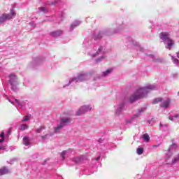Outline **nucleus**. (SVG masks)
<instances>
[{
  "label": "nucleus",
  "instance_id": "27",
  "mask_svg": "<svg viewBox=\"0 0 179 179\" xmlns=\"http://www.w3.org/2000/svg\"><path fill=\"white\" fill-rule=\"evenodd\" d=\"M39 10L43 12V13H47V12H48V9L45 7H40Z\"/></svg>",
  "mask_w": 179,
  "mask_h": 179
},
{
  "label": "nucleus",
  "instance_id": "8",
  "mask_svg": "<svg viewBox=\"0 0 179 179\" xmlns=\"http://www.w3.org/2000/svg\"><path fill=\"white\" fill-rule=\"evenodd\" d=\"M92 105H83L76 112V115H83L85 113L92 111Z\"/></svg>",
  "mask_w": 179,
  "mask_h": 179
},
{
  "label": "nucleus",
  "instance_id": "11",
  "mask_svg": "<svg viewBox=\"0 0 179 179\" xmlns=\"http://www.w3.org/2000/svg\"><path fill=\"white\" fill-rule=\"evenodd\" d=\"M8 101L10 103H11V104H13V106H15V104H17V106L18 107H20V108H23L24 107L26 106V102L24 101H20L19 99H15L14 101H10V99H8Z\"/></svg>",
  "mask_w": 179,
  "mask_h": 179
},
{
  "label": "nucleus",
  "instance_id": "40",
  "mask_svg": "<svg viewBox=\"0 0 179 179\" xmlns=\"http://www.w3.org/2000/svg\"><path fill=\"white\" fill-rule=\"evenodd\" d=\"M3 149H5V148H3V146H0V150H3Z\"/></svg>",
  "mask_w": 179,
  "mask_h": 179
},
{
  "label": "nucleus",
  "instance_id": "16",
  "mask_svg": "<svg viewBox=\"0 0 179 179\" xmlns=\"http://www.w3.org/2000/svg\"><path fill=\"white\" fill-rule=\"evenodd\" d=\"M71 152H72V150H66L63 151L60 155L62 159L65 160L66 156H68L69 153H71Z\"/></svg>",
  "mask_w": 179,
  "mask_h": 179
},
{
  "label": "nucleus",
  "instance_id": "3",
  "mask_svg": "<svg viewBox=\"0 0 179 179\" xmlns=\"http://www.w3.org/2000/svg\"><path fill=\"white\" fill-rule=\"evenodd\" d=\"M170 36H171V34L169 32H162L159 34V37L166 45L165 48L167 50H171L175 44L174 40L171 39Z\"/></svg>",
  "mask_w": 179,
  "mask_h": 179
},
{
  "label": "nucleus",
  "instance_id": "33",
  "mask_svg": "<svg viewBox=\"0 0 179 179\" xmlns=\"http://www.w3.org/2000/svg\"><path fill=\"white\" fill-rule=\"evenodd\" d=\"M174 118H178V115H174V116H170L169 117V120L171 121H173L174 120Z\"/></svg>",
  "mask_w": 179,
  "mask_h": 179
},
{
  "label": "nucleus",
  "instance_id": "42",
  "mask_svg": "<svg viewBox=\"0 0 179 179\" xmlns=\"http://www.w3.org/2000/svg\"><path fill=\"white\" fill-rule=\"evenodd\" d=\"M57 3V1H55L54 3H52V5H55Z\"/></svg>",
  "mask_w": 179,
  "mask_h": 179
},
{
  "label": "nucleus",
  "instance_id": "4",
  "mask_svg": "<svg viewBox=\"0 0 179 179\" xmlns=\"http://www.w3.org/2000/svg\"><path fill=\"white\" fill-rule=\"evenodd\" d=\"M69 124H71V119H69V117H62L59 123L55 127V134L59 132L64 127H66V125H69Z\"/></svg>",
  "mask_w": 179,
  "mask_h": 179
},
{
  "label": "nucleus",
  "instance_id": "14",
  "mask_svg": "<svg viewBox=\"0 0 179 179\" xmlns=\"http://www.w3.org/2000/svg\"><path fill=\"white\" fill-rule=\"evenodd\" d=\"M64 34V31L62 30H57L50 33V36L52 37H59V36H62Z\"/></svg>",
  "mask_w": 179,
  "mask_h": 179
},
{
  "label": "nucleus",
  "instance_id": "43",
  "mask_svg": "<svg viewBox=\"0 0 179 179\" xmlns=\"http://www.w3.org/2000/svg\"><path fill=\"white\" fill-rule=\"evenodd\" d=\"M177 57L179 58V52L177 53Z\"/></svg>",
  "mask_w": 179,
  "mask_h": 179
},
{
  "label": "nucleus",
  "instance_id": "7",
  "mask_svg": "<svg viewBox=\"0 0 179 179\" xmlns=\"http://www.w3.org/2000/svg\"><path fill=\"white\" fill-rule=\"evenodd\" d=\"M15 16H16V13H15L13 9H11L10 14H3L0 17V24H2V23L6 22V20L12 19V17H15Z\"/></svg>",
  "mask_w": 179,
  "mask_h": 179
},
{
  "label": "nucleus",
  "instance_id": "1",
  "mask_svg": "<svg viewBox=\"0 0 179 179\" xmlns=\"http://www.w3.org/2000/svg\"><path fill=\"white\" fill-rule=\"evenodd\" d=\"M157 85L155 84H150L145 87H138L129 97V103H134V101H136V100H139V99H144L152 90H157Z\"/></svg>",
  "mask_w": 179,
  "mask_h": 179
},
{
  "label": "nucleus",
  "instance_id": "31",
  "mask_svg": "<svg viewBox=\"0 0 179 179\" xmlns=\"http://www.w3.org/2000/svg\"><path fill=\"white\" fill-rule=\"evenodd\" d=\"M0 136H1V138H2V139L0 141V143H2V142H3V141H4V137H5V133H1V134H0Z\"/></svg>",
  "mask_w": 179,
  "mask_h": 179
},
{
  "label": "nucleus",
  "instance_id": "32",
  "mask_svg": "<svg viewBox=\"0 0 179 179\" xmlns=\"http://www.w3.org/2000/svg\"><path fill=\"white\" fill-rule=\"evenodd\" d=\"M48 136H51V135H50V134H46V135H45V136H41V138H42L43 141H45V139H48Z\"/></svg>",
  "mask_w": 179,
  "mask_h": 179
},
{
  "label": "nucleus",
  "instance_id": "17",
  "mask_svg": "<svg viewBox=\"0 0 179 179\" xmlns=\"http://www.w3.org/2000/svg\"><path fill=\"white\" fill-rule=\"evenodd\" d=\"M9 173H10V171L5 166L0 169V176H5V174H9Z\"/></svg>",
  "mask_w": 179,
  "mask_h": 179
},
{
  "label": "nucleus",
  "instance_id": "25",
  "mask_svg": "<svg viewBox=\"0 0 179 179\" xmlns=\"http://www.w3.org/2000/svg\"><path fill=\"white\" fill-rule=\"evenodd\" d=\"M44 129H45V127L41 126V127H40L39 128H38V129H36V132L37 134H41V132H42L43 130H44Z\"/></svg>",
  "mask_w": 179,
  "mask_h": 179
},
{
  "label": "nucleus",
  "instance_id": "26",
  "mask_svg": "<svg viewBox=\"0 0 179 179\" xmlns=\"http://www.w3.org/2000/svg\"><path fill=\"white\" fill-rule=\"evenodd\" d=\"M136 153L137 155H142L143 153V148H138L137 150H136Z\"/></svg>",
  "mask_w": 179,
  "mask_h": 179
},
{
  "label": "nucleus",
  "instance_id": "38",
  "mask_svg": "<svg viewBox=\"0 0 179 179\" xmlns=\"http://www.w3.org/2000/svg\"><path fill=\"white\" fill-rule=\"evenodd\" d=\"M129 44H130L131 45H135V43H134L133 41H131L129 42Z\"/></svg>",
  "mask_w": 179,
  "mask_h": 179
},
{
  "label": "nucleus",
  "instance_id": "30",
  "mask_svg": "<svg viewBox=\"0 0 179 179\" xmlns=\"http://www.w3.org/2000/svg\"><path fill=\"white\" fill-rule=\"evenodd\" d=\"M29 120H30V117H29V116H25V117H24V118L22 120V122H26L29 121Z\"/></svg>",
  "mask_w": 179,
  "mask_h": 179
},
{
  "label": "nucleus",
  "instance_id": "39",
  "mask_svg": "<svg viewBox=\"0 0 179 179\" xmlns=\"http://www.w3.org/2000/svg\"><path fill=\"white\" fill-rule=\"evenodd\" d=\"M98 142H99L100 143H101V142H103V139L99 138V139L98 140Z\"/></svg>",
  "mask_w": 179,
  "mask_h": 179
},
{
  "label": "nucleus",
  "instance_id": "22",
  "mask_svg": "<svg viewBox=\"0 0 179 179\" xmlns=\"http://www.w3.org/2000/svg\"><path fill=\"white\" fill-rule=\"evenodd\" d=\"M20 131H26V129H29V125L27 124H21L19 127Z\"/></svg>",
  "mask_w": 179,
  "mask_h": 179
},
{
  "label": "nucleus",
  "instance_id": "20",
  "mask_svg": "<svg viewBox=\"0 0 179 179\" xmlns=\"http://www.w3.org/2000/svg\"><path fill=\"white\" fill-rule=\"evenodd\" d=\"M104 59H106V55H102L100 57L95 59L94 62H95V64H99V63L101 62V61H104Z\"/></svg>",
  "mask_w": 179,
  "mask_h": 179
},
{
  "label": "nucleus",
  "instance_id": "15",
  "mask_svg": "<svg viewBox=\"0 0 179 179\" xmlns=\"http://www.w3.org/2000/svg\"><path fill=\"white\" fill-rule=\"evenodd\" d=\"M103 36H104V31H99L93 34V38L96 41V40H100Z\"/></svg>",
  "mask_w": 179,
  "mask_h": 179
},
{
  "label": "nucleus",
  "instance_id": "2",
  "mask_svg": "<svg viewBox=\"0 0 179 179\" xmlns=\"http://www.w3.org/2000/svg\"><path fill=\"white\" fill-rule=\"evenodd\" d=\"M90 78H92V73H80L77 77L71 78L69 83L64 85V87L71 86V85L73 86V85H76L80 82H86V80H90Z\"/></svg>",
  "mask_w": 179,
  "mask_h": 179
},
{
  "label": "nucleus",
  "instance_id": "13",
  "mask_svg": "<svg viewBox=\"0 0 179 179\" xmlns=\"http://www.w3.org/2000/svg\"><path fill=\"white\" fill-rule=\"evenodd\" d=\"M113 73V69H108L105 71H103L101 76H98V79H101V78H107V76H110Z\"/></svg>",
  "mask_w": 179,
  "mask_h": 179
},
{
  "label": "nucleus",
  "instance_id": "24",
  "mask_svg": "<svg viewBox=\"0 0 179 179\" xmlns=\"http://www.w3.org/2000/svg\"><path fill=\"white\" fill-rule=\"evenodd\" d=\"M173 149H177V144L173 143V145H171L169 147V148L168 150L169 153H170V152H171V150H173Z\"/></svg>",
  "mask_w": 179,
  "mask_h": 179
},
{
  "label": "nucleus",
  "instance_id": "12",
  "mask_svg": "<svg viewBox=\"0 0 179 179\" xmlns=\"http://www.w3.org/2000/svg\"><path fill=\"white\" fill-rule=\"evenodd\" d=\"M124 107L125 103L124 102L117 104L116 110L115 112V115H121V114H122V112L124 111Z\"/></svg>",
  "mask_w": 179,
  "mask_h": 179
},
{
  "label": "nucleus",
  "instance_id": "34",
  "mask_svg": "<svg viewBox=\"0 0 179 179\" xmlns=\"http://www.w3.org/2000/svg\"><path fill=\"white\" fill-rule=\"evenodd\" d=\"M29 25L31 26V30L34 29V27H35L34 22H29Z\"/></svg>",
  "mask_w": 179,
  "mask_h": 179
},
{
  "label": "nucleus",
  "instance_id": "6",
  "mask_svg": "<svg viewBox=\"0 0 179 179\" xmlns=\"http://www.w3.org/2000/svg\"><path fill=\"white\" fill-rule=\"evenodd\" d=\"M8 82L11 86L12 90L14 92L17 91V85H19V82L17 81V77L16 75L11 73L9 75Z\"/></svg>",
  "mask_w": 179,
  "mask_h": 179
},
{
  "label": "nucleus",
  "instance_id": "19",
  "mask_svg": "<svg viewBox=\"0 0 179 179\" xmlns=\"http://www.w3.org/2000/svg\"><path fill=\"white\" fill-rule=\"evenodd\" d=\"M30 138L27 136H25L23 138V145L25 146H29L30 145Z\"/></svg>",
  "mask_w": 179,
  "mask_h": 179
},
{
  "label": "nucleus",
  "instance_id": "10",
  "mask_svg": "<svg viewBox=\"0 0 179 179\" xmlns=\"http://www.w3.org/2000/svg\"><path fill=\"white\" fill-rule=\"evenodd\" d=\"M106 52V48L103 46H100L96 52H94V50L91 51L90 52L88 53L92 58H94L96 57H98V55H101Z\"/></svg>",
  "mask_w": 179,
  "mask_h": 179
},
{
  "label": "nucleus",
  "instance_id": "21",
  "mask_svg": "<svg viewBox=\"0 0 179 179\" xmlns=\"http://www.w3.org/2000/svg\"><path fill=\"white\" fill-rule=\"evenodd\" d=\"M41 62H43V59L36 57L34 59V64H35V65H40V64H41Z\"/></svg>",
  "mask_w": 179,
  "mask_h": 179
},
{
  "label": "nucleus",
  "instance_id": "35",
  "mask_svg": "<svg viewBox=\"0 0 179 179\" xmlns=\"http://www.w3.org/2000/svg\"><path fill=\"white\" fill-rule=\"evenodd\" d=\"M115 33H118V31H117V30L113 31L110 34H108V35L110 36V34H115Z\"/></svg>",
  "mask_w": 179,
  "mask_h": 179
},
{
  "label": "nucleus",
  "instance_id": "18",
  "mask_svg": "<svg viewBox=\"0 0 179 179\" xmlns=\"http://www.w3.org/2000/svg\"><path fill=\"white\" fill-rule=\"evenodd\" d=\"M80 24V21H75L74 22H73L70 27V30H73V29H75L76 27H78V26H79Z\"/></svg>",
  "mask_w": 179,
  "mask_h": 179
},
{
  "label": "nucleus",
  "instance_id": "9",
  "mask_svg": "<svg viewBox=\"0 0 179 179\" xmlns=\"http://www.w3.org/2000/svg\"><path fill=\"white\" fill-rule=\"evenodd\" d=\"M143 113H145V108H141V109H139L137 111L136 114H134L131 119H128L126 120V123L127 124H132V122H134V121H135V120H136V118H139V117H141V115L142 114H143Z\"/></svg>",
  "mask_w": 179,
  "mask_h": 179
},
{
  "label": "nucleus",
  "instance_id": "23",
  "mask_svg": "<svg viewBox=\"0 0 179 179\" xmlns=\"http://www.w3.org/2000/svg\"><path fill=\"white\" fill-rule=\"evenodd\" d=\"M143 139L144 141V142H149V141H150V137L149 136V134H145L143 135Z\"/></svg>",
  "mask_w": 179,
  "mask_h": 179
},
{
  "label": "nucleus",
  "instance_id": "37",
  "mask_svg": "<svg viewBox=\"0 0 179 179\" xmlns=\"http://www.w3.org/2000/svg\"><path fill=\"white\" fill-rule=\"evenodd\" d=\"M148 57H150V58H152V59H155V55H149Z\"/></svg>",
  "mask_w": 179,
  "mask_h": 179
},
{
  "label": "nucleus",
  "instance_id": "41",
  "mask_svg": "<svg viewBox=\"0 0 179 179\" xmlns=\"http://www.w3.org/2000/svg\"><path fill=\"white\" fill-rule=\"evenodd\" d=\"M95 160H96L98 162V160H100V157H98L95 159Z\"/></svg>",
  "mask_w": 179,
  "mask_h": 179
},
{
  "label": "nucleus",
  "instance_id": "28",
  "mask_svg": "<svg viewBox=\"0 0 179 179\" xmlns=\"http://www.w3.org/2000/svg\"><path fill=\"white\" fill-rule=\"evenodd\" d=\"M171 59H172L173 64H175L176 65H178V62H179L178 59H176L173 56H171Z\"/></svg>",
  "mask_w": 179,
  "mask_h": 179
},
{
  "label": "nucleus",
  "instance_id": "5",
  "mask_svg": "<svg viewBox=\"0 0 179 179\" xmlns=\"http://www.w3.org/2000/svg\"><path fill=\"white\" fill-rule=\"evenodd\" d=\"M159 102H161L160 107H162V108H169V107H170V104H171V99L169 98H166L165 99L157 98L153 101L154 104H157Z\"/></svg>",
  "mask_w": 179,
  "mask_h": 179
},
{
  "label": "nucleus",
  "instance_id": "36",
  "mask_svg": "<svg viewBox=\"0 0 179 179\" xmlns=\"http://www.w3.org/2000/svg\"><path fill=\"white\" fill-rule=\"evenodd\" d=\"M160 127H162V128H167V124H163L161 123Z\"/></svg>",
  "mask_w": 179,
  "mask_h": 179
},
{
  "label": "nucleus",
  "instance_id": "29",
  "mask_svg": "<svg viewBox=\"0 0 179 179\" xmlns=\"http://www.w3.org/2000/svg\"><path fill=\"white\" fill-rule=\"evenodd\" d=\"M81 159L79 157H76L73 158V162H75V163H79L80 162Z\"/></svg>",
  "mask_w": 179,
  "mask_h": 179
}]
</instances>
